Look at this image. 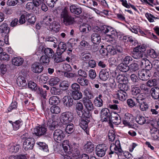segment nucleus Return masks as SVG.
Wrapping results in <instances>:
<instances>
[{
  "mask_svg": "<svg viewBox=\"0 0 159 159\" xmlns=\"http://www.w3.org/2000/svg\"><path fill=\"white\" fill-rule=\"evenodd\" d=\"M53 18L49 15L45 16L43 18V22L46 25H49L53 21Z\"/></svg>",
  "mask_w": 159,
  "mask_h": 159,
  "instance_id": "nucleus-40",
  "label": "nucleus"
},
{
  "mask_svg": "<svg viewBox=\"0 0 159 159\" xmlns=\"http://www.w3.org/2000/svg\"><path fill=\"white\" fill-rule=\"evenodd\" d=\"M84 93L85 95L88 98V99H92L94 97V95L93 92L88 88H86L84 90Z\"/></svg>",
  "mask_w": 159,
  "mask_h": 159,
  "instance_id": "nucleus-37",
  "label": "nucleus"
},
{
  "mask_svg": "<svg viewBox=\"0 0 159 159\" xmlns=\"http://www.w3.org/2000/svg\"><path fill=\"white\" fill-rule=\"evenodd\" d=\"M134 120L133 116L130 113H127L125 114L123 118V123L125 125L129 127H132V123Z\"/></svg>",
  "mask_w": 159,
  "mask_h": 159,
  "instance_id": "nucleus-9",
  "label": "nucleus"
},
{
  "mask_svg": "<svg viewBox=\"0 0 159 159\" xmlns=\"http://www.w3.org/2000/svg\"><path fill=\"white\" fill-rule=\"evenodd\" d=\"M17 85L21 88L25 87L27 85V82L25 77L22 76H19L16 79Z\"/></svg>",
  "mask_w": 159,
  "mask_h": 159,
  "instance_id": "nucleus-25",
  "label": "nucleus"
},
{
  "mask_svg": "<svg viewBox=\"0 0 159 159\" xmlns=\"http://www.w3.org/2000/svg\"><path fill=\"white\" fill-rule=\"evenodd\" d=\"M31 68L32 71L36 73H40L43 71V69L42 65L39 62L33 64L32 65Z\"/></svg>",
  "mask_w": 159,
  "mask_h": 159,
  "instance_id": "nucleus-16",
  "label": "nucleus"
},
{
  "mask_svg": "<svg viewBox=\"0 0 159 159\" xmlns=\"http://www.w3.org/2000/svg\"><path fill=\"white\" fill-rule=\"evenodd\" d=\"M118 68L120 71L124 72L129 70V66L125 63L120 64L118 66Z\"/></svg>",
  "mask_w": 159,
  "mask_h": 159,
  "instance_id": "nucleus-42",
  "label": "nucleus"
},
{
  "mask_svg": "<svg viewBox=\"0 0 159 159\" xmlns=\"http://www.w3.org/2000/svg\"><path fill=\"white\" fill-rule=\"evenodd\" d=\"M90 111L87 109L83 110L81 111L78 112V115L81 118H85V120L87 119L89 120L91 115Z\"/></svg>",
  "mask_w": 159,
  "mask_h": 159,
  "instance_id": "nucleus-22",
  "label": "nucleus"
},
{
  "mask_svg": "<svg viewBox=\"0 0 159 159\" xmlns=\"http://www.w3.org/2000/svg\"><path fill=\"white\" fill-rule=\"evenodd\" d=\"M90 121V120L88 119H82L79 125L80 127L84 130L87 134H89V128L88 124Z\"/></svg>",
  "mask_w": 159,
  "mask_h": 159,
  "instance_id": "nucleus-19",
  "label": "nucleus"
},
{
  "mask_svg": "<svg viewBox=\"0 0 159 159\" xmlns=\"http://www.w3.org/2000/svg\"><path fill=\"white\" fill-rule=\"evenodd\" d=\"M111 113L107 108L102 109L101 111V120L103 121H110L111 118Z\"/></svg>",
  "mask_w": 159,
  "mask_h": 159,
  "instance_id": "nucleus-13",
  "label": "nucleus"
},
{
  "mask_svg": "<svg viewBox=\"0 0 159 159\" xmlns=\"http://www.w3.org/2000/svg\"><path fill=\"white\" fill-rule=\"evenodd\" d=\"M48 79V78L46 75L43 74L40 76L39 79V82L41 84H45Z\"/></svg>",
  "mask_w": 159,
  "mask_h": 159,
  "instance_id": "nucleus-62",
  "label": "nucleus"
},
{
  "mask_svg": "<svg viewBox=\"0 0 159 159\" xmlns=\"http://www.w3.org/2000/svg\"><path fill=\"white\" fill-rule=\"evenodd\" d=\"M61 18L63 19V23L66 25H69L74 23V18L69 15L68 8L65 7L60 13Z\"/></svg>",
  "mask_w": 159,
  "mask_h": 159,
  "instance_id": "nucleus-1",
  "label": "nucleus"
},
{
  "mask_svg": "<svg viewBox=\"0 0 159 159\" xmlns=\"http://www.w3.org/2000/svg\"><path fill=\"white\" fill-rule=\"evenodd\" d=\"M151 93L152 98L158 100L159 102V88L155 87L152 88Z\"/></svg>",
  "mask_w": 159,
  "mask_h": 159,
  "instance_id": "nucleus-30",
  "label": "nucleus"
},
{
  "mask_svg": "<svg viewBox=\"0 0 159 159\" xmlns=\"http://www.w3.org/2000/svg\"><path fill=\"white\" fill-rule=\"evenodd\" d=\"M129 68L131 72H135L139 69V66L137 63L133 62L129 66Z\"/></svg>",
  "mask_w": 159,
  "mask_h": 159,
  "instance_id": "nucleus-46",
  "label": "nucleus"
},
{
  "mask_svg": "<svg viewBox=\"0 0 159 159\" xmlns=\"http://www.w3.org/2000/svg\"><path fill=\"white\" fill-rule=\"evenodd\" d=\"M76 81L81 86L84 87L87 86L89 83L88 80L81 77H79L77 79Z\"/></svg>",
  "mask_w": 159,
  "mask_h": 159,
  "instance_id": "nucleus-36",
  "label": "nucleus"
},
{
  "mask_svg": "<svg viewBox=\"0 0 159 159\" xmlns=\"http://www.w3.org/2000/svg\"><path fill=\"white\" fill-rule=\"evenodd\" d=\"M71 93L80 91V85L77 83L72 84L71 86Z\"/></svg>",
  "mask_w": 159,
  "mask_h": 159,
  "instance_id": "nucleus-49",
  "label": "nucleus"
},
{
  "mask_svg": "<svg viewBox=\"0 0 159 159\" xmlns=\"http://www.w3.org/2000/svg\"><path fill=\"white\" fill-rule=\"evenodd\" d=\"M62 146L65 152L67 153L68 151L69 148L70 146L69 140H64L62 143Z\"/></svg>",
  "mask_w": 159,
  "mask_h": 159,
  "instance_id": "nucleus-47",
  "label": "nucleus"
},
{
  "mask_svg": "<svg viewBox=\"0 0 159 159\" xmlns=\"http://www.w3.org/2000/svg\"><path fill=\"white\" fill-rule=\"evenodd\" d=\"M70 10L71 13L77 15H80L82 11V9L81 7L75 5H71L70 7Z\"/></svg>",
  "mask_w": 159,
  "mask_h": 159,
  "instance_id": "nucleus-23",
  "label": "nucleus"
},
{
  "mask_svg": "<svg viewBox=\"0 0 159 159\" xmlns=\"http://www.w3.org/2000/svg\"><path fill=\"white\" fill-rule=\"evenodd\" d=\"M135 120L136 122L140 125H143L145 124L146 121L145 117L140 116H137Z\"/></svg>",
  "mask_w": 159,
  "mask_h": 159,
  "instance_id": "nucleus-52",
  "label": "nucleus"
},
{
  "mask_svg": "<svg viewBox=\"0 0 159 159\" xmlns=\"http://www.w3.org/2000/svg\"><path fill=\"white\" fill-rule=\"evenodd\" d=\"M50 58L46 56H42L40 59V63L44 65H47L49 64L50 62Z\"/></svg>",
  "mask_w": 159,
  "mask_h": 159,
  "instance_id": "nucleus-41",
  "label": "nucleus"
},
{
  "mask_svg": "<svg viewBox=\"0 0 159 159\" xmlns=\"http://www.w3.org/2000/svg\"><path fill=\"white\" fill-rule=\"evenodd\" d=\"M50 111L52 113L58 114L61 112V109L59 106L54 105L52 106L50 108Z\"/></svg>",
  "mask_w": 159,
  "mask_h": 159,
  "instance_id": "nucleus-45",
  "label": "nucleus"
},
{
  "mask_svg": "<svg viewBox=\"0 0 159 159\" xmlns=\"http://www.w3.org/2000/svg\"><path fill=\"white\" fill-rule=\"evenodd\" d=\"M109 77V71L108 70L103 69L100 71L99 77L102 80L106 81L108 79Z\"/></svg>",
  "mask_w": 159,
  "mask_h": 159,
  "instance_id": "nucleus-21",
  "label": "nucleus"
},
{
  "mask_svg": "<svg viewBox=\"0 0 159 159\" xmlns=\"http://www.w3.org/2000/svg\"><path fill=\"white\" fill-rule=\"evenodd\" d=\"M83 103L85 108L89 111H92L94 108V106L91 101L87 98H84Z\"/></svg>",
  "mask_w": 159,
  "mask_h": 159,
  "instance_id": "nucleus-17",
  "label": "nucleus"
},
{
  "mask_svg": "<svg viewBox=\"0 0 159 159\" xmlns=\"http://www.w3.org/2000/svg\"><path fill=\"white\" fill-rule=\"evenodd\" d=\"M44 122H45V125L46 124L49 129L51 130H53L58 125L57 121L51 118H49L47 120H44Z\"/></svg>",
  "mask_w": 159,
  "mask_h": 159,
  "instance_id": "nucleus-12",
  "label": "nucleus"
},
{
  "mask_svg": "<svg viewBox=\"0 0 159 159\" xmlns=\"http://www.w3.org/2000/svg\"><path fill=\"white\" fill-rule=\"evenodd\" d=\"M116 97L121 101H124L127 98V94L124 91L118 90L116 92Z\"/></svg>",
  "mask_w": 159,
  "mask_h": 159,
  "instance_id": "nucleus-29",
  "label": "nucleus"
},
{
  "mask_svg": "<svg viewBox=\"0 0 159 159\" xmlns=\"http://www.w3.org/2000/svg\"><path fill=\"white\" fill-rule=\"evenodd\" d=\"M150 74L146 71V70L143 69L139 71L138 76L139 79L143 81L147 80L149 79Z\"/></svg>",
  "mask_w": 159,
  "mask_h": 159,
  "instance_id": "nucleus-15",
  "label": "nucleus"
},
{
  "mask_svg": "<svg viewBox=\"0 0 159 159\" xmlns=\"http://www.w3.org/2000/svg\"><path fill=\"white\" fill-rule=\"evenodd\" d=\"M73 119V114L70 111L62 113L61 115L60 121L64 125H66L71 122Z\"/></svg>",
  "mask_w": 159,
  "mask_h": 159,
  "instance_id": "nucleus-6",
  "label": "nucleus"
},
{
  "mask_svg": "<svg viewBox=\"0 0 159 159\" xmlns=\"http://www.w3.org/2000/svg\"><path fill=\"white\" fill-rule=\"evenodd\" d=\"M47 129L46 128L45 122L41 125H39L34 129V134L35 135L40 136L46 133Z\"/></svg>",
  "mask_w": 159,
  "mask_h": 159,
  "instance_id": "nucleus-11",
  "label": "nucleus"
},
{
  "mask_svg": "<svg viewBox=\"0 0 159 159\" xmlns=\"http://www.w3.org/2000/svg\"><path fill=\"white\" fill-rule=\"evenodd\" d=\"M0 29L2 30V31L3 33L7 34L9 32L10 29L8 26L6 24H2L0 26Z\"/></svg>",
  "mask_w": 159,
  "mask_h": 159,
  "instance_id": "nucleus-55",
  "label": "nucleus"
},
{
  "mask_svg": "<svg viewBox=\"0 0 159 159\" xmlns=\"http://www.w3.org/2000/svg\"><path fill=\"white\" fill-rule=\"evenodd\" d=\"M145 48L143 46H137L134 48L131 53V56L135 59H142L144 55Z\"/></svg>",
  "mask_w": 159,
  "mask_h": 159,
  "instance_id": "nucleus-4",
  "label": "nucleus"
},
{
  "mask_svg": "<svg viewBox=\"0 0 159 159\" xmlns=\"http://www.w3.org/2000/svg\"><path fill=\"white\" fill-rule=\"evenodd\" d=\"M93 103L95 106L97 107H101L103 104V101L102 99H100L99 98H95Z\"/></svg>",
  "mask_w": 159,
  "mask_h": 159,
  "instance_id": "nucleus-53",
  "label": "nucleus"
},
{
  "mask_svg": "<svg viewBox=\"0 0 159 159\" xmlns=\"http://www.w3.org/2000/svg\"><path fill=\"white\" fill-rule=\"evenodd\" d=\"M71 96L75 100H77L81 99L83 97L82 93L80 91L72 92Z\"/></svg>",
  "mask_w": 159,
  "mask_h": 159,
  "instance_id": "nucleus-38",
  "label": "nucleus"
},
{
  "mask_svg": "<svg viewBox=\"0 0 159 159\" xmlns=\"http://www.w3.org/2000/svg\"><path fill=\"white\" fill-rule=\"evenodd\" d=\"M107 52L112 55H114L116 54L117 52L116 49L112 46L108 45L107 47Z\"/></svg>",
  "mask_w": 159,
  "mask_h": 159,
  "instance_id": "nucleus-50",
  "label": "nucleus"
},
{
  "mask_svg": "<svg viewBox=\"0 0 159 159\" xmlns=\"http://www.w3.org/2000/svg\"><path fill=\"white\" fill-rule=\"evenodd\" d=\"M64 105L68 107L72 106L74 104V101L73 98L69 96H64L62 99Z\"/></svg>",
  "mask_w": 159,
  "mask_h": 159,
  "instance_id": "nucleus-18",
  "label": "nucleus"
},
{
  "mask_svg": "<svg viewBox=\"0 0 159 159\" xmlns=\"http://www.w3.org/2000/svg\"><path fill=\"white\" fill-rule=\"evenodd\" d=\"M22 122V121L21 120H18L13 123H12V125L14 129L15 130H16L19 129L21 125L20 124Z\"/></svg>",
  "mask_w": 159,
  "mask_h": 159,
  "instance_id": "nucleus-59",
  "label": "nucleus"
},
{
  "mask_svg": "<svg viewBox=\"0 0 159 159\" xmlns=\"http://www.w3.org/2000/svg\"><path fill=\"white\" fill-rule=\"evenodd\" d=\"M113 122L114 124L117 125L120 124L121 122V118L118 114H116L113 117Z\"/></svg>",
  "mask_w": 159,
  "mask_h": 159,
  "instance_id": "nucleus-51",
  "label": "nucleus"
},
{
  "mask_svg": "<svg viewBox=\"0 0 159 159\" xmlns=\"http://www.w3.org/2000/svg\"><path fill=\"white\" fill-rule=\"evenodd\" d=\"M34 143V138H29L24 141L23 144V148L26 150H31L33 148Z\"/></svg>",
  "mask_w": 159,
  "mask_h": 159,
  "instance_id": "nucleus-14",
  "label": "nucleus"
},
{
  "mask_svg": "<svg viewBox=\"0 0 159 159\" xmlns=\"http://www.w3.org/2000/svg\"><path fill=\"white\" fill-rule=\"evenodd\" d=\"M150 133L152 138L154 140H156L159 138V130L155 127H150Z\"/></svg>",
  "mask_w": 159,
  "mask_h": 159,
  "instance_id": "nucleus-26",
  "label": "nucleus"
},
{
  "mask_svg": "<svg viewBox=\"0 0 159 159\" xmlns=\"http://www.w3.org/2000/svg\"><path fill=\"white\" fill-rule=\"evenodd\" d=\"M92 42L94 43L97 44L99 43L101 41V37L98 32H95L92 34L91 36Z\"/></svg>",
  "mask_w": 159,
  "mask_h": 159,
  "instance_id": "nucleus-31",
  "label": "nucleus"
},
{
  "mask_svg": "<svg viewBox=\"0 0 159 159\" xmlns=\"http://www.w3.org/2000/svg\"><path fill=\"white\" fill-rule=\"evenodd\" d=\"M118 88L119 90L125 92L128 90L129 89L128 83L124 82L122 83H120L118 85Z\"/></svg>",
  "mask_w": 159,
  "mask_h": 159,
  "instance_id": "nucleus-44",
  "label": "nucleus"
},
{
  "mask_svg": "<svg viewBox=\"0 0 159 159\" xmlns=\"http://www.w3.org/2000/svg\"><path fill=\"white\" fill-rule=\"evenodd\" d=\"M136 102L139 103L140 110L142 111H147L149 108V106L146 102L145 98L142 94L139 95L135 98Z\"/></svg>",
  "mask_w": 159,
  "mask_h": 159,
  "instance_id": "nucleus-5",
  "label": "nucleus"
},
{
  "mask_svg": "<svg viewBox=\"0 0 159 159\" xmlns=\"http://www.w3.org/2000/svg\"><path fill=\"white\" fill-rule=\"evenodd\" d=\"M108 149V146L105 144H98L96 147V153L99 157H102L105 155Z\"/></svg>",
  "mask_w": 159,
  "mask_h": 159,
  "instance_id": "nucleus-8",
  "label": "nucleus"
},
{
  "mask_svg": "<svg viewBox=\"0 0 159 159\" xmlns=\"http://www.w3.org/2000/svg\"><path fill=\"white\" fill-rule=\"evenodd\" d=\"M50 92L51 93L54 95H59L62 93V92L61 90L57 89L54 87H52L51 88Z\"/></svg>",
  "mask_w": 159,
  "mask_h": 159,
  "instance_id": "nucleus-57",
  "label": "nucleus"
},
{
  "mask_svg": "<svg viewBox=\"0 0 159 159\" xmlns=\"http://www.w3.org/2000/svg\"><path fill=\"white\" fill-rule=\"evenodd\" d=\"M29 88L33 91H36L38 89L37 84L33 81H30L28 84Z\"/></svg>",
  "mask_w": 159,
  "mask_h": 159,
  "instance_id": "nucleus-58",
  "label": "nucleus"
},
{
  "mask_svg": "<svg viewBox=\"0 0 159 159\" xmlns=\"http://www.w3.org/2000/svg\"><path fill=\"white\" fill-rule=\"evenodd\" d=\"M68 54L70 57H68L66 58V60L68 62L71 61L74 64L78 63V61L75 59V55H73L71 52H68Z\"/></svg>",
  "mask_w": 159,
  "mask_h": 159,
  "instance_id": "nucleus-34",
  "label": "nucleus"
},
{
  "mask_svg": "<svg viewBox=\"0 0 159 159\" xmlns=\"http://www.w3.org/2000/svg\"><path fill=\"white\" fill-rule=\"evenodd\" d=\"M91 57V55L90 53L85 52L81 53L80 55L81 60L84 61H88Z\"/></svg>",
  "mask_w": 159,
  "mask_h": 159,
  "instance_id": "nucleus-33",
  "label": "nucleus"
},
{
  "mask_svg": "<svg viewBox=\"0 0 159 159\" xmlns=\"http://www.w3.org/2000/svg\"><path fill=\"white\" fill-rule=\"evenodd\" d=\"M110 152L108 153L109 155L116 153L118 155H122L123 153L119 140H116L115 143H112L110 146Z\"/></svg>",
  "mask_w": 159,
  "mask_h": 159,
  "instance_id": "nucleus-3",
  "label": "nucleus"
},
{
  "mask_svg": "<svg viewBox=\"0 0 159 159\" xmlns=\"http://www.w3.org/2000/svg\"><path fill=\"white\" fill-rule=\"evenodd\" d=\"M19 148L20 146L19 145L14 144L9 148V151L12 153H16L18 151Z\"/></svg>",
  "mask_w": 159,
  "mask_h": 159,
  "instance_id": "nucleus-54",
  "label": "nucleus"
},
{
  "mask_svg": "<svg viewBox=\"0 0 159 159\" xmlns=\"http://www.w3.org/2000/svg\"><path fill=\"white\" fill-rule=\"evenodd\" d=\"M60 25L59 23L55 21L52 22L49 25V30L56 33L59 31L60 30Z\"/></svg>",
  "mask_w": 159,
  "mask_h": 159,
  "instance_id": "nucleus-20",
  "label": "nucleus"
},
{
  "mask_svg": "<svg viewBox=\"0 0 159 159\" xmlns=\"http://www.w3.org/2000/svg\"><path fill=\"white\" fill-rule=\"evenodd\" d=\"M35 53L38 56H40L44 53L45 56L50 58L53 57L54 55V52L52 49L50 48H45L43 45L39 46Z\"/></svg>",
  "mask_w": 159,
  "mask_h": 159,
  "instance_id": "nucleus-2",
  "label": "nucleus"
},
{
  "mask_svg": "<svg viewBox=\"0 0 159 159\" xmlns=\"http://www.w3.org/2000/svg\"><path fill=\"white\" fill-rule=\"evenodd\" d=\"M66 133L68 134H70L72 133L74 130V126L72 124H70L66 126L65 129Z\"/></svg>",
  "mask_w": 159,
  "mask_h": 159,
  "instance_id": "nucleus-56",
  "label": "nucleus"
},
{
  "mask_svg": "<svg viewBox=\"0 0 159 159\" xmlns=\"http://www.w3.org/2000/svg\"><path fill=\"white\" fill-rule=\"evenodd\" d=\"M94 144L91 142H88L84 146V151L87 153H90L94 150Z\"/></svg>",
  "mask_w": 159,
  "mask_h": 159,
  "instance_id": "nucleus-27",
  "label": "nucleus"
},
{
  "mask_svg": "<svg viewBox=\"0 0 159 159\" xmlns=\"http://www.w3.org/2000/svg\"><path fill=\"white\" fill-rule=\"evenodd\" d=\"M59 81L60 80L57 77L53 78L49 80V84L51 86H53L57 85Z\"/></svg>",
  "mask_w": 159,
  "mask_h": 159,
  "instance_id": "nucleus-48",
  "label": "nucleus"
},
{
  "mask_svg": "<svg viewBox=\"0 0 159 159\" xmlns=\"http://www.w3.org/2000/svg\"><path fill=\"white\" fill-rule=\"evenodd\" d=\"M79 148V145L78 144L74 143L72 145H70L67 153L68 154H71L73 157L77 159L80 156V152Z\"/></svg>",
  "mask_w": 159,
  "mask_h": 159,
  "instance_id": "nucleus-7",
  "label": "nucleus"
},
{
  "mask_svg": "<svg viewBox=\"0 0 159 159\" xmlns=\"http://www.w3.org/2000/svg\"><path fill=\"white\" fill-rule=\"evenodd\" d=\"M67 48L66 43L63 42H60L57 49V53L58 55H61Z\"/></svg>",
  "mask_w": 159,
  "mask_h": 159,
  "instance_id": "nucleus-24",
  "label": "nucleus"
},
{
  "mask_svg": "<svg viewBox=\"0 0 159 159\" xmlns=\"http://www.w3.org/2000/svg\"><path fill=\"white\" fill-rule=\"evenodd\" d=\"M140 92V90L138 87H135L134 85L131 86V92L132 95H136L139 94Z\"/></svg>",
  "mask_w": 159,
  "mask_h": 159,
  "instance_id": "nucleus-61",
  "label": "nucleus"
},
{
  "mask_svg": "<svg viewBox=\"0 0 159 159\" xmlns=\"http://www.w3.org/2000/svg\"><path fill=\"white\" fill-rule=\"evenodd\" d=\"M69 86L68 82L66 81H63L61 82L59 86L63 90L67 89Z\"/></svg>",
  "mask_w": 159,
  "mask_h": 159,
  "instance_id": "nucleus-60",
  "label": "nucleus"
},
{
  "mask_svg": "<svg viewBox=\"0 0 159 159\" xmlns=\"http://www.w3.org/2000/svg\"><path fill=\"white\" fill-rule=\"evenodd\" d=\"M59 102V98L57 96H52L49 99V103L50 105L57 104Z\"/></svg>",
  "mask_w": 159,
  "mask_h": 159,
  "instance_id": "nucleus-43",
  "label": "nucleus"
},
{
  "mask_svg": "<svg viewBox=\"0 0 159 159\" xmlns=\"http://www.w3.org/2000/svg\"><path fill=\"white\" fill-rule=\"evenodd\" d=\"M75 108L77 114L79 111H81L83 110L84 107L83 104L81 102H78L76 104Z\"/></svg>",
  "mask_w": 159,
  "mask_h": 159,
  "instance_id": "nucleus-63",
  "label": "nucleus"
},
{
  "mask_svg": "<svg viewBox=\"0 0 159 159\" xmlns=\"http://www.w3.org/2000/svg\"><path fill=\"white\" fill-rule=\"evenodd\" d=\"M53 136L54 140L59 143L65 137V134L63 130L60 129H57L54 131Z\"/></svg>",
  "mask_w": 159,
  "mask_h": 159,
  "instance_id": "nucleus-10",
  "label": "nucleus"
},
{
  "mask_svg": "<svg viewBox=\"0 0 159 159\" xmlns=\"http://www.w3.org/2000/svg\"><path fill=\"white\" fill-rule=\"evenodd\" d=\"M12 64L16 66H19L21 65L24 62L23 58L20 57H15L12 60Z\"/></svg>",
  "mask_w": 159,
  "mask_h": 159,
  "instance_id": "nucleus-32",
  "label": "nucleus"
},
{
  "mask_svg": "<svg viewBox=\"0 0 159 159\" xmlns=\"http://www.w3.org/2000/svg\"><path fill=\"white\" fill-rule=\"evenodd\" d=\"M91 29V27L88 24H83L80 27V31L82 32H88Z\"/></svg>",
  "mask_w": 159,
  "mask_h": 159,
  "instance_id": "nucleus-35",
  "label": "nucleus"
},
{
  "mask_svg": "<svg viewBox=\"0 0 159 159\" xmlns=\"http://www.w3.org/2000/svg\"><path fill=\"white\" fill-rule=\"evenodd\" d=\"M116 80L117 82L119 84L128 82L127 77L124 74H119L116 76Z\"/></svg>",
  "mask_w": 159,
  "mask_h": 159,
  "instance_id": "nucleus-28",
  "label": "nucleus"
},
{
  "mask_svg": "<svg viewBox=\"0 0 159 159\" xmlns=\"http://www.w3.org/2000/svg\"><path fill=\"white\" fill-rule=\"evenodd\" d=\"M111 30H110L109 34H107L110 38H115L117 35V33L116 31L114 30L113 28H111Z\"/></svg>",
  "mask_w": 159,
  "mask_h": 159,
  "instance_id": "nucleus-64",
  "label": "nucleus"
},
{
  "mask_svg": "<svg viewBox=\"0 0 159 159\" xmlns=\"http://www.w3.org/2000/svg\"><path fill=\"white\" fill-rule=\"evenodd\" d=\"M26 19L30 24L34 23L36 20V17L33 14H26Z\"/></svg>",
  "mask_w": 159,
  "mask_h": 159,
  "instance_id": "nucleus-39",
  "label": "nucleus"
}]
</instances>
